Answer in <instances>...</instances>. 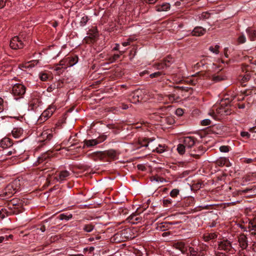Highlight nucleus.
Returning a JSON list of instances; mask_svg holds the SVG:
<instances>
[{
  "label": "nucleus",
  "instance_id": "obj_1",
  "mask_svg": "<svg viewBox=\"0 0 256 256\" xmlns=\"http://www.w3.org/2000/svg\"><path fill=\"white\" fill-rule=\"evenodd\" d=\"M205 152L206 150L203 146H200L188 150V154L190 156L196 159H199Z\"/></svg>",
  "mask_w": 256,
  "mask_h": 256
},
{
  "label": "nucleus",
  "instance_id": "obj_2",
  "mask_svg": "<svg viewBox=\"0 0 256 256\" xmlns=\"http://www.w3.org/2000/svg\"><path fill=\"white\" fill-rule=\"evenodd\" d=\"M42 101L37 94H33L29 102V108L31 110H36L40 105Z\"/></svg>",
  "mask_w": 256,
  "mask_h": 256
},
{
  "label": "nucleus",
  "instance_id": "obj_3",
  "mask_svg": "<svg viewBox=\"0 0 256 256\" xmlns=\"http://www.w3.org/2000/svg\"><path fill=\"white\" fill-rule=\"evenodd\" d=\"M198 140L194 136H185L184 138L183 144L186 148L187 150L192 149Z\"/></svg>",
  "mask_w": 256,
  "mask_h": 256
},
{
  "label": "nucleus",
  "instance_id": "obj_4",
  "mask_svg": "<svg viewBox=\"0 0 256 256\" xmlns=\"http://www.w3.org/2000/svg\"><path fill=\"white\" fill-rule=\"evenodd\" d=\"M232 249V242L228 240H223L218 242V250L230 252Z\"/></svg>",
  "mask_w": 256,
  "mask_h": 256
},
{
  "label": "nucleus",
  "instance_id": "obj_5",
  "mask_svg": "<svg viewBox=\"0 0 256 256\" xmlns=\"http://www.w3.org/2000/svg\"><path fill=\"white\" fill-rule=\"evenodd\" d=\"M131 230L129 228L124 229L120 232L116 233L114 236L116 238H122V241H125L126 240L131 239L133 237H132V235L131 234Z\"/></svg>",
  "mask_w": 256,
  "mask_h": 256
},
{
  "label": "nucleus",
  "instance_id": "obj_6",
  "mask_svg": "<svg viewBox=\"0 0 256 256\" xmlns=\"http://www.w3.org/2000/svg\"><path fill=\"white\" fill-rule=\"evenodd\" d=\"M172 63V58L168 56L164 58L162 62L156 64V66L158 70H164L170 67Z\"/></svg>",
  "mask_w": 256,
  "mask_h": 256
},
{
  "label": "nucleus",
  "instance_id": "obj_7",
  "mask_svg": "<svg viewBox=\"0 0 256 256\" xmlns=\"http://www.w3.org/2000/svg\"><path fill=\"white\" fill-rule=\"evenodd\" d=\"M26 34L24 32H22L17 36V48H24L25 44L24 42H26Z\"/></svg>",
  "mask_w": 256,
  "mask_h": 256
},
{
  "label": "nucleus",
  "instance_id": "obj_8",
  "mask_svg": "<svg viewBox=\"0 0 256 256\" xmlns=\"http://www.w3.org/2000/svg\"><path fill=\"white\" fill-rule=\"evenodd\" d=\"M206 32V30L201 26H196L191 32L192 35L194 36H203Z\"/></svg>",
  "mask_w": 256,
  "mask_h": 256
},
{
  "label": "nucleus",
  "instance_id": "obj_9",
  "mask_svg": "<svg viewBox=\"0 0 256 256\" xmlns=\"http://www.w3.org/2000/svg\"><path fill=\"white\" fill-rule=\"evenodd\" d=\"M70 176L69 172L67 170H62L60 172L58 176L55 178L56 180L62 182V181L66 180V178Z\"/></svg>",
  "mask_w": 256,
  "mask_h": 256
},
{
  "label": "nucleus",
  "instance_id": "obj_10",
  "mask_svg": "<svg viewBox=\"0 0 256 256\" xmlns=\"http://www.w3.org/2000/svg\"><path fill=\"white\" fill-rule=\"evenodd\" d=\"M26 89L25 86L17 83V96H19V98H17V100L23 98L26 93Z\"/></svg>",
  "mask_w": 256,
  "mask_h": 256
},
{
  "label": "nucleus",
  "instance_id": "obj_11",
  "mask_svg": "<svg viewBox=\"0 0 256 256\" xmlns=\"http://www.w3.org/2000/svg\"><path fill=\"white\" fill-rule=\"evenodd\" d=\"M52 136L53 135L52 133H48L47 131H44L41 134L42 140L40 141L41 142H44V144H45L52 138Z\"/></svg>",
  "mask_w": 256,
  "mask_h": 256
},
{
  "label": "nucleus",
  "instance_id": "obj_12",
  "mask_svg": "<svg viewBox=\"0 0 256 256\" xmlns=\"http://www.w3.org/2000/svg\"><path fill=\"white\" fill-rule=\"evenodd\" d=\"M226 79V76L222 72H219L217 74H214L212 76V80L216 82L224 80Z\"/></svg>",
  "mask_w": 256,
  "mask_h": 256
},
{
  "label": "nucleus",
  "instance_id": "obj_13",
  "mask_svg": "<svg viewBox=\"0 0 256 256\" xmlns=\"http://www.w3.org/2000/svg\"><path fill=\"white\" fill-rule=\"evenodd\" d=\"M12 144L10 140L8 138H2L0 142V146L3 148H6L11 146Z\"/></svg>",
  "mask_w": 256,
  "mask_h": 256
},
{
  "label": "nucleus",
  "instance_id": "obj_14",
  "mask_svg": "<svg viewBox=\"0 0 256 256\" xmlns=\"http://www.w3.org/2000/svg\"><path fill=\"white\" fill-rule=\"evenodd\" d=\"M39 62V60H31L27 63H26L25 64H20L18 66V68L20 70L22 69V68H33Z\"/></svg>",
  "mask_w": 256,
  "mask_h": 256
},
{
  "label": "nucleus",
  "instance_id": "obj_15",
  "mask_svg": "<svg viewBox=\"0 0 256 256\" xmlns=\"http://www.w3.org/2000/svg\"><path fill=\"white\" fill-rule=\"evenodd\" d=\"M92 158L94 160H102L105 158L104 152H96L92 154Z\"/></svg>",
  "mask_w": 256,
  "mask_h": 256
},
{
  "label": "nucleus",
  "instance_id": "obj_16",
  "mask_svg": "<svg viewBox=\"0 0 256 256\" xmlns=\"http://www.w3.org/2000/svg\"><path fill=\"white\" fill-rule=\"evenodd\" d=\"M238 242L241 248H246L248 246L247 238L244 234H242L238 238Z\"/></svg>",
  "mask_w": 256,
  "mask_h": 256
},
{
  "label": "nucleus",
  "instance_id": "obj_17",
  "mask_svg": "<svg viewBox=\"0 0 256 256\" xmlns=\"http://www.w3.org/2000/svg\"><path fill=\"white\" fill-rule=\"evenodd\" d=\"M181 223L180 221H173V222H164L160 224V228L162 230H164L165 228H168V226H172L175 224H179Z\"/></svg>",
  "mask_w": 256,
  "mask_h": 256
},
{
  "label": "nucleus",
  "instance_id": "obj_18",
  "mask_svg": "<svg viewBox=\"0 0 256 256\" xmlns=\"http://www.w3.org/2000/svg\"><path fill=\"white\" fill-rule=\"evenodd\" d=\"M174 246L178 250H179L183 254L187 251V248L185 244L183 242H178L174 244Z\"/></svg>",
  "mask_w": 256,
  "mask_h": 256
},
{
  "label": "nucleus",
  "instance_id": "obj_19",
  "mask_svg": "<svg viewBox=\"0 0 256 256\" xmlns=\"http://www.w3.org/2000/svg\"><path fill=\"white\" fill-rule=\"evenodd\" d=\"M128 220L130 222L134 224L139 222L141 220L142 218L138 216L136 214H132L128 216Z\"/></svg>",
  "mask_w": 256,
  "mask_h": 256
},
{
  "label": "nucleus",
  "instance_id": "obj_20",
  "mask_svg": "<svg viewBox=\"0 0 256 256\" xmlns=\"http://www.w3.org/2000/svg\"><path fill=\"white\" fill-rule=\"evenodd\" d=\"M98 36H96V33L92 34H88V36L85 37L84 40L87 44H93L96 41V38Z\"/></svg>",
  "mask_w": 256,
  "mask_h": 256
},
{
  "label": "nucleus",
  "instance_id": "obj_21",
  "mask_svg": "<svg viewBox=\"0 0 256 256\" xmlns=\"http://www.w3.org/2000/svg\"><path fill=\"white\" fill-rule=\"evenodd\" d=\"M251 78V75L250 73H246L244 76H240L238 77V80L240 82L241 84L243 86H245L246 84L244 83L248 81Z\"/></svg>",
  "mask_w": 256,
  "mask_h": 256
},
{
  "label": "nucleus",
  "instance_id": "obj_22",
  "mask_svg": "<svg viewBox=\"0 0 256 256\" xmlns=\"http://www.w3.org/2000/svg\"><path fill=\"white\" fill-rule=\"evenodd\" d=\"M154 140L152 138H144L138 140V143L141 146H148L149 144Z\"/></svg>",
  "mask_w": 256,
  "mask_h": 256
},
{
  "label": "nucleus",
  "instance_id": "obj_23",
  "mask_svg": "<svg viewBox=\"0 0 256 256\" xmlns=\"http://www.w3.org/2000/svg\"><path fill=\"white\" fill-rule=\"evenodd\" d=\"M216 164L220 166H229V161L226 158H220L216 161Z\"/></svg>",
  "mask_w": 256,
  "mask_h": 256
},
{
  "label": "nucleus",
  "instance_id": "obj_24",
  "mask_svg": "<svg viewBox=\"0 0 256 256\" xmlns=\"http://www.w3.org/2000/svg\"><path fill=\"white\" fill-rule=\"evenodd\" d=\"M248 228L249 229V231H254L252 232V234L255 235L256 234L255 232L256 230V218L252 220H250L249 222Z\"/></svg>",
  "mask_w": 256,
  "mask_h": 256
},
{
  "label": "nucleus",
  "instance_id": "obj_25",
  "mask_svg": "<svg viewBox=\"0 0 256 256\" xmlns=\"http://www.w3.org/2000/svg\"><path fill=\"white\" fill-rule=\"evenodd\" d=\"M170 8V4L168 3L162 4L156 6V10L158 12L167 11Z\"/></svg>",
  "mask_w": 256,
  "mask_h": 256
},
{
  "label": "nucleus",
  "instance_id": "obj_26",
  "mask_svg": "<svg viewBox=\"0 0 256 256\" xmlns=\"http://www.w3.org/2000/svg\"><path fill=\"white\" fill-rule=\"evenodd\" d=\"M216 237L217 234L214 232L206 234L203 236V238L205 242H208L211 240L214 239Z\"/></svg>",
  "mask_w": 256,
  "mask_h": 256
},
{
  "label": "nucleus",
  "instance_id": "obj_27",
  "mask_svg": "<svg viewBox=\"0 0 256 256\" xmlns=\"http://www.w3.org/2000/svg\"><path fill=\"white\" fill-rule=\"evenodd\" d=\"M105 158L108 156L110 158L114 159L116 156V151L113 150H110L104 152Z\"/></svg>",
  "mask_w": 256,
  "mask_h": 256
},
{
  "label": "nucleus",
  "instance_id": "obj_28",
  "mask_svg": "<svg viewBox=\"0 0 256 256\" xmlns=\"http://www.w3.org/2000/svg\"><path fill=\"white\" fill-rule=\"evenodd\" d=\"M246 32L248 33L249 38L252 41H254L256 40V30L248 28Z\"/></svg>",
  "mask_w": 256,
  "mask_h": 256
},
{
  "label": "nucleus",
  "instance_id": "obj_29",
  "mask_svg": "<svg viewBox=\"0 0 256 256\" xmlns=\"http://www.w3.org/2000/svg\"><path fill=\"white\" fill-rule=\"evenodd\" d=\"M67 58L68 59V66H72L78 62V57L77 56L68 57Z\"/></svg>",
  "mask_w": 256,
  "mask_h": 256
},
{
  "label": "nucleus",
  "instance_id": "obj_30",
  "mask_svg": "<svg viewBox=\"0 0 256 256\" xmlns=\"http://www.w3.org/2000/svg\"><path fill=\"white\" fill-rule=\"evenodd\" d=\"M84 143L87 147L93 146L98 144L96 139L85 140Z\"/></svg>",
  "mask_w": 256,
  "mask_h": 256
},
{
  "label": "nucleus",
  "instance_id": "obj_31",
  "mask_svg": "<svg viewBox=\"0 0 256 256\" xmlns=\"http://www.w3.org/2000/svg\"><path fill=\"white\" fill-rule=\"evenodd\" d=\"M186 150V146H185L184 144H178L177 146V150L178 154L180 155H182L184 154Z\"/></svg>",
  "mask_w": 256,
  "mask_h": 256
},
{
  "label": "nucleus",
  "instance_id": "obj_32",
  "mask_svg": "<svg viewBox=\"0 0 256 256\" xmlns=\"http://www.w3.org/2000/svg\"><path fill=\"white\" fill-rule=\"evenodd\" d=\"M94 228V225L92 224H86L84 226L83 230L86 232H91Z\"/></svg>",
  "mask_w": 256,
  "mask_h": 256
},
{
  "label": "nucleus",
  "instance_id": "obj_33",
  "mask_svg": "<svg viewBox=\"0 0 256 256\" xmlns=\"http://www.w3.org/2000/svg\"><path fill=\"white\" fill-rule=\"evenodd\" d=\"M174 88L177 89L178 90H181V91H184V92H190V94H192L193 92V90L192 88L190 87H185V86H174Z\"/></svg>",
  "mask_w": 256,
  "mask_h": 256
},
{
  "label": "nucleus",
  "instance_id": "obj_34",
  "mask_svg": "<svg viewBox=\"0 0 256 256\" xmlns=\"http://www.w3.org/2000/svg\"><path fill=\"white\" fill-rule=\"evenodd\" d=\"M24 202H25V200H20V199H18V200L17 199V214H18L19 212H22V210H19L18 208H20L22 209V208L24 206Z\"/></svg>",
  "mask_w": 256,
  "mask_h": 256
},
{
  "label": "nucleus",
  "instance_id": "obj_35",
  "mask_svg": "<svg viewBox=\"0 0 256 256\" xmlns=\"http://www.w3.org/2000/svg\"><path fill=\"white\" fill-rule=\"evenodd\" d=\"M56 110V108L55 106L51 105L44 112V115L46 116L47 112H49L51 114H52Z\"/></svg>",
  "mask_w": 256,
  "mask_h": 256
},
{
  "label": "nucleus",
  "instance_id": "obj_36",
  "mask_svg": "<svg viewBox=\"0 0 256 256\" xmlns=\"http://www.w3.org/2000/svg\"><path fill=\"white\" fill-rule=\"evenodd\" d=\"M142 100V98H140L138 92L134 93L132 97V101L133 103H136Z\"/></svg>",
  "mask_w": 256,
  "mask_h": 256
},
{
  "label": "nucleus",
  "instance_id": "obj_37",
  "mask_svg": "<svg viewBox=\"0 0 256 256\" xmlns=\"http://www.w3.org/2000/svg\"><path fill=\"white\" fill-rule=\"evenodd\" d=\"M210 14L208 12H202L199 18H200V19L201 20H206V19H208L210 18Z\"/></svg>",
  "mask_w": 256,
  "mask_h": 256
},
{
  "label": "nucleus",
  "instance_id": "obj_38",
  "mask_svg": "<svg viewBox=\"0 0 256 256\" xmlns=\"http://www.w3.org/2000/svg\"><path fill=\"white\" fill-rule=\"evenodd\" d=\"M150 180L152 182L156 181V182H163L166 181L163 178L160 177V176H152L150 178Z\"/></svg>",
  "mask_w": 256,
  "mask_h": 256
},
{
  "label": "nucleus",
  "instance_id": "obj_39",
  "mask_svg": "<svg viewBox=\"0 0 256 256\" xmlns=\"http://www.w3.org/2000/svg\"><path fill=\"white\" fill-rule=\"evenodd\" d=\"M88 20H89V18L86 16H84L83 17H82L80 20V26H84L86 24V23L88 21Z\"/></svg>",
  "mask_w": 256,
  "mask_h": 256
},
{
  "label": "nucleus",
  "instance_id": "obj_40",
  "mask_svg": "<svg viewBox=\"0 0 256 256\" xmlns=\"http://www.w3.org/2000/svg\"><path fill=\"white\" fill-rule=\"evenodd\" d=\"M52 114H50L49 112H47L46 114L44 115V112L42 113L41 116L40 117L39 120L40 121H46L48 118H50Z\"/></svg>",
  "mask_w": 256,
  "mask_h": 256
},
{
  "label": "nucleus",
  "instance_id": "obj_41",
  "mask_svg": "<svg viewBox=\"0 0 256 256\" xmlns=\"http://www.w3.org/2000/svg\"><path fill=\"white\" fill-rule=\"evenodd\" d=\"M166 74L164 73L163 72H157L154 73H152L150 75V78H154L158 77L162 74Z\"/></svg>",
  "mask_w": 256,
  "mask_h": 256
},
{
  "label": "nucleus",
  "instance_id": "obj_42",
  "mask_svg": "<svg viewBox=\"0 0 256 256\" xmlns=\"http://www.w3.org/2000/svg\"><path fill=\"white\" fill-rule=\"evenodd\" d=\"M220 48V46L218 45H216L214 47L210 46L209 48L210 50L212 52L215 53L216 54H218L219 52L218 49Z\"/></svg>",
  "mask_w": 256,
  "mask_h": 256
},
{
  "label": "nucleus",
  "instance_id": "obj_43",
  "mask_svg": "<svg viewBox=\"0 0 256 256\" xmlns=\"http://www.w3.org/2000/svg\"><path fill=\"white\" fill-rule=\"evenodd\" d=\"M120 56L118 54H114L113 56L110 57L108 59L110 62H114L120 58Z\"/></svg>",
  "mask_w": 256,
  "mask_h": 256
},
{
  "label": "nucleus",
  "instance_id": "obj_44",
  "mask_svg": "<svg viewBox=\"0 0 256 256\" xmlns=\"http://www.w3.org/2000/svg\"><path fill=\"white\" fill-rule=\"evenodd\" d=\"M179 190L178 189H174L170 192V196L172 198H175L179 194Z\"/></svg>",
  "mask_w": 256,
  "mask_h": 256
},
{
  "label": "nucleus",
  "instance_id": "obj_45",
  "mask_svg": "<svg viewBox=\"0 0 256 256\" xmlns=\"http://www.w3.org/2000/svg\"><path fill=\"white\" fill-rule=\"evenodd\" d=\"M246 37L244 35L240 36L238 38V42L239 44H244L246 42Z\"/></svg>",
  "mask_w": 256,
  "mask_h": 256
},
{
  "label": "nucleus",
  "instance_id": "obj_46",
  "mask_svg": "<svg viewBox=\"0 0 256 256\" xmlns=\"http://www.w3.org/2000/svg\"><path fill=\"white\" fill-rule=\"evenodd\" d=\"M190 254V256H198V252L194 248L190 247L189 248Z\"/></svg>",
  "mask_w": 256,
  "mask_h": 256
},
{
  "label": "nucleus",
  "instance_id": "obj_47",
  "mask_svg": "<svg viewBox=\"0 0 256 256\" xmlns=\"http://www.w3.org/2000/svg\"><path fill=\"white\" fill-rule=\"evenodd\" d=\"M221 152H227L230 150V147L228 146H222L220 148Z\"/></svg>",
  "mask_w": 256,
  "mask_h": 256
},
{
  "label": "nucleus",
  "instance_id": "obj_48",
  "mask_svg": "<svg viewBox=\"0 0 256 256\" xmlns=\"http://www.w3.org/2000/svg\"><path fill=\"white\" fill-rule=\"evenodd\" d=\"M40 78L42 81H46L48 78V76L46 73H42L40 74Z\"/></svg>",
  "mask_w": 256,
  "mask_h": 256
},
{
  "label": "nucleus",
  "instance_id": "obj_49",
  "mask_svg": "<svg viewBox=\"0 0 256 256\" xmlns=\"http://www.w3.org/2000/svg\"><path fill=\"white\" fill-rule=\"evenodd\" d=\"M66 63L68 64V59L67 58L61 60L59 64H58V65H59L60 66H67V64H66Z\"/></svg>",
  "mask_w": 256,
  "mask_h": 256
},
{
  "label": "nucleus",
  "instance_id": "obj_50",
  "mask_svg": "<svg viewBox=\"0 0 256 256\" xmlns=\"http://www.w3.org/2000/svg\"><path fill=\"white\" fill-rule=\"evenodd\" d=\"M249 66L246 64H242L241 66V68L242 72H246V73H248V68Z\"/></svg>",
  "mask_w": 256,
  "mask_h": 256
},
{
  "label": "nucleus",
  "instance_id": "obj_51",
  "mask_svg": "<svg viewBox=\"0 0 256 256\" xmlns=\"http://www.w3.org/2000/svg\"><path fill=\"white\" fill-rule=\"evenodd\" d=\"M106 136L105 135H102L98 138L96 139L98 144L104 142V140H106Z\"/></svg>",
  "mask_w": 256,
  "mask_h": 256
},
{
  "label": "nucleus",
  "instance_id": "obj_52",
  "mask_svg": "<svg viewBox=\"0 0 256 256\" xmlns=\"http://www.w3.org/2000/svg\"><path fill=\"white\" fill-rule=\"evenodd\" d=\"M210 122L209 119H205L202 121L201 124L204 126H208L210 124Z\"/></svg>",
  "mask_w": 256,
  "mask_h": 256
},
{
  "label": "nucleus",
  "instance_id": "obj_53",
  "mask_svg": "<svg viewBox=\"0 0 256 256\" xmlns=\"http://www.w3.org/2000/svg\"><path fill=\"white\" fill-rule=\"evenodd\" d=\"M48 156L46 154L38 158V162L39 164L42 163L44 160H46Z\"/></svg>",
  "mask_w": 256,
  "mask_h": 256
},
{
  "label": "nucleus",
  "instance_id": "obj_54",
  "mask_svg": "<svg viewBox=\"0 0 256 256\" xmlns=\"http://www.w3.org/2000/svg\"><path fill=\"white\" fill-rule=\"evenodd\" d=\"M10 46L12 49H16V45L15 44V40L14 38H12V40H10Z\"/></svg>",
  "mask_w": 256,
  "mask_h": 256
},
{
  "label": "nucleus",
  "instance_id": "obj_55",
  "mask_svg": "<svg viewBox=\"0 0 256 256\" xmlns=\"http://www.w3.org/2000/svg\"><path fill=\"white\" fill-rule=\"evenodd\" d=\"M172 204V200L169 199H164L163 200V204L166 206Z\"/></svg>",
  "mask_w": 256,
  "mask_h": 256
},
{
  "label": "nucleus",
  "instance_id": "obj_56",
  "mask_svg": "<svg viewBox=\"0 0 256 256\" xmlns=\"http://www.w3.org/2000/svg\"><path fill=\"white\" fill-rule=\"evenodd\" d=\"M240 136L242 137H246L247 138L250 137V134L247 132H240Z\"/></svg>",
  "mask_w": 256,
  "mask_h": 256
},
{
  "label": "nucleus",
  "instance_id": "obj_57",
  "mask_svg": "<svg viewBox=\"0 0 256 256\" xmlns=\"http://www.w3.org/2000/svg\"><path fill=\"white\" fill-rule=\"evenodd\" d=\"M156 150L157 152L162 153L164 151V147L162 146H159V148H156Z\"/></svg>",
  "mask_w": 256,
  "mask_h": 256
},
{
  "label": "nucleus",
  "instance_id": "obj_58",
  "mask_svg": "<svg viewBox=\"0 0 256 256\" xmlns=\"http://www.w3.org/2000/svg\"><path fill=\"white\" fill-rule=\"evenodd\" d=\"M22 134L23 130L20 128H17V138H18L20 136H21Z\"/></svg>",
  "mask_w": 256,
  "mask_h": 256
},
{
  "label": "nucleus",
  "instance_id": "obj_59",
  "mask_svg": "<svg viewBox=\"0 0 256 256\" xmlns=\"http://www.w3.org/2000/svg\"><path fill=\"white\" fill-rule=\"evenodd\" d=\"M248 62L251 64L256 66V60H254V58L251 56H248Z\"/></svg>",
  "mask_w": 256,
  "mask_h": 256
},
{
  "label": "nucleus",
  "instance_id": "obj_60",
  "mask_svg": "<svg viewBox=\"0 0 256 256\" xmlns=\"http://www.w3.org/2000/svg\"><path fill=\"white\" fill-rule=\"evenodd\" d=\"M184 112L182 108H178L176 111V115L181 116L183 114Z\"/></svg>",
  "mask_w": 256,
  "mask_h": 256
},
{
  "label": "nucleus",
  "instance_id": "obj_61",
  "mask_svg": "<svg viewBox=\"0 0 256 256\" xmlns=\"http://www.w3.org/2000/svg\"><path fill=\"white\" fill-rule=\"evenodd\" d=\"M137 167L138 170H140L142 171H144L146 170V166L142 164H138L137 166Z\"/></svg>",
  "mask_w": 256,
  "mask_h": 256
},
{
  "label": "nucleus",
  "instance_id": "obj_62",
  "mask_svg": "<svg viewBox=\"0 0 256 256\" xmlns=\"http://www.w3.org/2000/svg\"><path fill=\"white\" fill-rule=\"evenodd\" d=\"M254 161V160L252 158H246L244 160V162L245 164H250Z\"/></svg>",
  "mask_w": 256,
  "mask_h": 256
},
{
  "label": "nucleus",
  "instance_id": "obj_63",
  "mask_svg": "<svg viewBox=\"0 0 256 256\" xmlns=\"http://www.w3.org/2000/svg\"><path fill=\"white\" fill-rule=\"evenodd\" d=\"M8 0H0V8L4 7Z\"/></svg>",
  "mask_w": 256,
  "mask_h": 256
},
{
  "label": "nucleus",
  "instance_id": "obj_64",
  "mask_svg": "<svg viewBox=\"0 0 256 256\" xmlns=\"http://www.w3.org/2000/svg\"><path fill=\"white\" fill-rule=\"evenodd\" d=\"M216 256H229L228 255L224 253L221 252H215Z\"/></svg>",
  "mask_w": 256,
  "mask_h": 256
}]
</instances>
